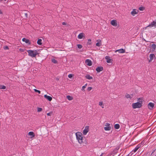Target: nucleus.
<instances>
[{"mask_svg":"<svg viewBox=\"0 0 156 156\" xmlns=\"http://www.w3.org/2000/svg\"><path fill=\"white\" fill-rule=\"evenodd\" d=\"M44 97L45 98L47 99L49 101H51L52 100V98L51 96H48L47 95H44Z\"/></svg>","mask_w":156,"mask_h":156,"instance_id":"obj_13","label":"nucleus"},{"mask_svg":"<svg viewBox=\"0 0 156 156\" xmlns=\"http://www.w3.org/2000/svg\"><path fill=\"white\" fill-rule=\"evenodd\" d=\"M42 40L41 39H38L37 41V44H38L40 45H41L42 44Z\"/></svg>","mask_w":156,"mask_h":156,"instance_id":"obj_21","label":"nucleus"},{"mask_svg":"<svg viewBox=\"0 0 156 156\" xmlns=\"http://www.w3.org/2000/svg\"><path fill=\"white\" fill-rule=\"evenodd\" d=\"M62 24L63 25H65L66 24V23L63 22L62 23Z\"/></svg>","mask_w":156,"mask_h":156,"instance_id":"obj_43","label":"nucleus"},{"mask_svg":"<svg viewBox=\"0 0 156 156\" xmlns=\"http://www.w3.org/2000/svg\"><path fill=\"white\" fill-rule=\"evenodd\" d=\"M103 153H102L101 154V155H100V156H102V155H103Z\"/></svg>","mask_w":156,"mask_h":156,"instance_id":"obj_47","label":"nucleus"},{"mask_svg":"<svg viewBox=\"0 0 156 156\" xmlns=\"http://www.w3.org/2000/svg\"><path fill=\"white\" fill-rule=\"evenodd\" d=\"M103 102L102 101L99 102V105L100 106H101L103 105Z\"/></svg>","mask_w":156,"mask_h":156,"instance_id":"obj_39","label":"nucleus"},{"mask_svg":"<svg viewBox=\"0 0 156 156\" xmlns=\"http://www.w3.org/2000/svg\"><path fill=\"white\" fill-rule=\"evenodd\" d=\"M34 91L36 92H37L39 94L41 93V92L39 90H38L36 89H34Z\"/></svg>","mask_w":156,"mask_h":156,"instance_id":"obj_32","label":"nucleus"},{"mask_svg":"<svg viewBox=\"0 0 156 156\" xmlns=\"http://www.w3.org/2000/svg\"><path fill=\"white\" fill-rule=\"evenodd\" d=\"M6 88V86L4 85H0V89H5Z\"/></svg>","mask_w":156,"mask_h":156,"instance_id":"obj_24","label":"nucleus"},{"mask_svg":"<svg viewBox=\"0 0 156 156\" xmlns=\"http://www.w3.org/2000/svg\"><path fill=\"white\" fill-rule=\"evenodd\" d=\"M132 107L134 109L136 108H140L142 106L141 103L140 102H137L133 103L132 105Z\"/></svg>","mask_w":156,"mask_h":156,"instance_id":"obj_3","label":"nucleus"},{"mask_svg":"<svg viewBox=\"0 0 156 156\" xmlns=\"http://www.w3.org/2000/svg\"><path fill=\"white\" fill-rule=\"evenodd\" d=\"M138 13V11H136V9H133V10L131 12V14L133 16H134L135 14Z\"/></svg>","mask_w":156,"mask_h":156,"instance_id":"obj_15","label":"nucleus"},{"mask_svg":"<svg viewBox=\"0 0 156 156\" xmlns=\"http://www.w3.org/2000/svg\"><path fill=\"white\" fill-rule=\"evenodd\" d=\"M154 57H155V55H154V54H150V60H149V62H150L152 60L153 58Z\"/></svg>","mask_w":156,"mask_h":156,"instance_id":"obj_17","label":"nucleus"},{"mask_svg":"<svg viewBox=\"0 0 156 156\" xmlns=\"http://www.w3.org/2000/svg\"><path fill=\"white\" fill-rule=\"evenodd\" d=\"M111 24L113 26L116 27L117 25V21L115 20H112L111 22Z\"/></svg>","mask_w":156,"mask_h":156,"instance_id":"obj_7","label":"nucleus"},{"mask_svg":"<svg viewBox=\"0 0 156 156\" xmlns=\"http://www.w3.org/2000/svg\"><path fill=\"white\" fill-rule=\"evenodd\" d=\"M85 37L84 34L83 33H80L78 36V38L79 39H82L83 37Z\"/></svg>","mask_w":156,"mask_h":156,"instance_id":"obj_12","label":"nucleus"},{"mask_svg":"<svg viewBox=\"0 0 156 156\" xmlns=\"http://www.w3.org/2000/svg\"><path fill=\"white\" fill-rule=\"evenodd\" d=\"M105 58L106 59H107V62L108 63H110L111 62L112 59L108 58V57L106 56L105 57Z\"/></svg>","mask_w":156,"mask_h":156,"instance_id":"obj_20","label":"nucleus"},{"mask_svg":"<svg viewBox=\"0 0 156 156\" xmlns=\"http://www.w3.org/2000/svg\"><path fill=\"white\" fill-rule=\"evenodd\" d=\"M4 49L5 50H8L9 49V48L7 46H5L4 47Z\"/></svg>","mask_w":156,"mask_h":156,"instance_id":"obj_40","label":"nucleus"},{"mask_svg":"<svg viewBox=\"0 0 156 156\" xmlns=\"http://www.w3.org/2000/svg\"><path fill=\"white\" fill-rule=\"evenodd\" d=\"M85 78L88 80H91L93 79L92 76H90L89 75H87L85 76Z\"/></svg>","mask_w":156,"mask_h":156,"instance_id":"obj_19","label":"nucleus"},{"mask_svg":"<svg viewBox=\"0 0 156 156\" xmlns=\"http://www.w3.org/2000/svg\"><path fill=\"white\" fill-rule=\"evenodd\" d=\"M56 80H59V78L58 77H57L56 78Z\"/></svg>","mask_w":156,"mask_h":156,"instance_id":"obj_45","label":"nucleus"},{"mask_svg":"<svg viewBox=\"0 0 156 156\" xmlns=\"http://www.w3.org/2000/svg\"><path fill=\"white\" fill-rule=\"evenodd\" d=\"M76 135L77 140L80 144H81L83 142V135L82 133L80 132H77L76 133Z\"/></svg>","mask_w":156,"mask_h":156,"instance_id":"obj_1","label":"nucleus"},{"mask_svg":"<svg viewBox=\"0 0 156 156\" xmlns=\"http://www.w3.org/2000/svg\"><path fill=\"white\" fill-rule=\"evenodd\" d=\"M155 150H156V149H155V150H153V151H152V153H151V155H152V154H153V153H154L155 151Z\"/></svg>","mask_w":156,"mask_h":156,"instance_id":"obj_44","label":"nucleus"},{"mask_svg":"<svg viewBox=\"0 0 156 156\" xmlns=\"http://www.w3.org/2000/svg\"><path fill=\"white\" fill-rule=\"evenodd\" d=\"M154 106V104L151 102H150L148 105V107L149 109H151L153 108Z\"/></svg>","mask_w":156,"mask_h":156,"instance_id":"obj_8","label":"nucleus"},{"mask_svg":"<svg viewBox=\"0 0 156 156\" xmlns=\"http://www.w3.org/2000/svg\"><path fill=\"white\" fill-rule=\"evenodd\" d=\"M125 50L123 48H121L119 49L116 50L115 52H118L119 53H123L125 52Z\"/></svg>","mask_w":156,"mask_h":156,"instance_id":"obj_11","label":"nucleus"},{"mask_svg":"<svg viewBox=\"0 0 156 156\" xmlns=\"http://www.w3.org/2000/svg\"><path fill=\"white\" fill-rule=\"evenodd\" d=\"M67 98L69 100H71L73 99V98L69 95L67 96Z\"/></svg>","mask_w":156,"mask_h":156,"instance_id":"obj_26","label":"nucleus"},{"mask_svg":"<svg viewBox=\"0 0 156 156\" xmlns=\"http://www.w3.org/2000/svg\"><path fill=\"white\" fill-rule=\"evenodd\" d=\"M92 89V87H89L87 88V90H88L89 91L91 90Z\"/></svg>","mask_w":156,"mask_h":156,"instance_id":"obj_38","label":"nucleus"},{"mask_svg":"<svg viewBox=\"0 0 156 156\" xmlns=\"http://www.w3.org/2000/svg\"><path fill=\"white\" fill-rule=\"evenodd\" d=\"M104 129L106 131L110 130L111 129V126H106L104 128Z\"/></svg>","mask_w":156,"mask_h":156,"instance_id":"obj_22","label":"nucleus"},{"mask_svg":"<svg viewBox=\"0 0 156 156\" xmlns=\"http://www.w3.org/2000/svg\"><path fill=\"white\" fill-rule=\"evenodd\" d=\"M28 135L31 136L30 138H32L35 136V134L33 132H29Z\"/></svg>","mask_w":156,"mask_h":156,"instance_id":"obj_16","label":"nucleus"},{"mask_svg":"<svg viewBox=\"0 0 156 156\" xmlns=\"http://www.w3.org/2000/svg\"><path fill=\"white\" fill-rule=\"evenodd\" d=\"M97 42L96 44V45L97 46L100 47L101 45V41L100 40L98 39L97 40Z\"/></svg>","mask_w":156,"mask_h":156,"instance_id":"obj_10","label":"nucleus"},{"mask_svg":"<svg viewBox=\"0 0 156 156\" xmlns=\"http://www.w3.org/2000/svg\"><path fill=\"white\" fill-rule=\"evenodd\" d=\"M52 113V112H49V113H48L47 114V115L48 116H51V114Z\"/></svg>","mask_w":156,"mask_h":156,"instance_id":"obj_41","label":"nucleus"},{"mask_svg":"<svg viewBox=\"0 0 156 156\" xmlns=\"http://www.w3.org/2000/svg\"><path fill=\"white\" fill-rule=\"evenodd\" d=\"M73 75L72 74H69V75H68V77L70 78H71L73 77Z\"/></svg>","mask_w":156,"mask_h":156,"instance_id":"obj_35","label":"nucleus"},{"mask_svg":"<svg viewBox=\"0 0 156 156\" xmlns=\"http://www.w3.org/2000/svg\"><path fill=\"white\" fill-rule=\"evenodd\" d=\"M110 124L108 123H105V126H111Z\"/></svg>","mask_w":156,"mask_h":156,"instance_id":"obj_37","label":"nucleus"},{"mask_svg":"<svg viewBox=\"0 0 156 156\" xmlns=\"http://www.w3.org/2000/svg\"><path fill=\"white\" fill-rule=\"evenodd\" d=\"M85 62L88 66H90L92 65V62L89 59H87L85 60Z\"/></svg>","mask_w":156,"mask_h":156,"instance_id":"obj_6","label":"nucleus"},{"mask_svg":"<svg viewBox=\"0 0 156 156\" xmlns=\"http://www.w3.org/2000/svg\"><path fill=\"white\" fill-rule=\"evenodd\" d=\"M114 127L115 129H118L120 127V125L119 124H116L115 125Z\"/></svg>","mask_w":156,"mask_h":156,"instance_id":"obj_23","label":"nucleus"},{"mask_svg":"<svg viewBox=\"0 0 156 156\" xmlns=\"http://www.w3.org/2000/svg\"><path fill=\"white\" fill-rule=\"evenodd\" d=\"M20 51H23V49H22L20 48Z\"/></svg>","mask_w":156,"mask_h":156,"instance_id":"obj_46","label":"nucleus"},{"mask_svg":"<svg viewBox=\"0 0 156 156\" xmlns=\"http://www.w3.org/2000/svg\"><path fill=\"white\" fill-rule=\"evenodd\" d=\"M156 27V20L153 21L149 25L147 26V27Z\"/></svg>","mask_w":156,"mask_h":156,"instance_id":"obj_5","label":"nucleus"},{"mask_svg":"<svg viewBox=\"0 0 156 156\" xmlns=\"http://www.w3.org/2000/svg\"><path fill=\"white\" fill-rule=\"evenodd\" d=\"M103 70V68L102 67H98L96 69V70L98 72H100Z\"/></svg>","mask_w":156,"mask_h":156,"instance_id":"obj_14","label":"nucleus"},{"mask_svg":"<svg viewBox=\"0 0 156 156\" xmlns=\"http://www.w3.org/2000/svg\"><path fill=\"white\" fill-rule=\"evenodd\" d=\"M139 9L140 11H143L144 9L145 8L144 7H140L139 8Z\"/></svg>","mask_w":156,"mask_h":156,"instance_id":"obj_33","label":"nucleus"},{"mask_svg":"<svg viewBox=\"0 0 156 156\" xmlns=\"http://www.w3.org/2000/svg\"><path fill=\"white\" fill-rule=\"evenodd\" d=\"M152 47L155 50L156 48V45L155 44H153L152 45Z\"/></svg>","mask_w":156,"mask_h":156,"instance_id":"obj_30","label":"nucleus"},{"mask_svg":"<svg viewBox=\"0 0 156 156\" xmlns=\"http://www.w3.org/2000/svg\"><path fill=\"white\" fill-rule=\"evenodd\" d=\"M140 145L139 144L134 148V149L133 151L134 152H135L140 147Z\"/></svg>","mask_w":156,"mask_h":156,"instance_id":"obj_18","label":"nucleus"},{"mask_svg":"<svg viewBox=\"0 0 156 156\" xmlns=\"http://www.w3.org/2000/svg\"><path fill=\"white\" fill-rule=\"evenodd\" d=\"M51 62L55 64H57L58 63V61L55 59H52Z\"/></svg>","mask_w":156,"mask_h":156,"instance_id":"obj_25","label":"nucleus"},{"mask_svg":"<svg viewBox=\"0 0 156 156\" xmlns=\"http://www.w3.org/2000/svg\"><path fill=\"white\" fill-rule=\"evenodd\" d=\"M77 47L79 49H81L82 47V46L80 44H78L77 45Z\"/></svg>","mask_w":156,"mask_h":156,"instance_id":"obj_34","label":"nucleus"},{"mask_svg":"<svg viewBox=\"0 0 156 156\" xmlns=\"http://www.w3.org/2000/svg\"><path fill=\"white\" fill-rule=\"evenodd\" d=\"M102 108H104V107L103 106H102Z\"/></svg>","mask_w":156,"mask_h":156,"instance_id":"obj_48","label":"nucleus"},{"mask_svg":"<svg viewBox=\"0 0 156 156\" xmlns=\"http://www.w3.org/2000/svg\"><path fill=\"white\" fill-rule=\"evenodd\" d=\"M126 97L127 98H129L131 99L132 98V97L130 96V95L129 94H126Z\"/></svg>","mask_w":156,"mask_h":156,"instance_id":"obj_31","label":"nucleus"},{"mask_svg":"<svg viewBox=\"0 0 156 156\" xmlns=\"http://www.w3.org/2000/svg\"><path fill=\"white\" fill-rule=\"evenodd\" d=\"M137 101H138V102L141 103V104L143 103V99L141 98H139L138 99Z\"/></svg>","mask_w":156,"mask_h":156,"instance_id":"obj_27","label":"nucleus"},{"mask_svg":"<svg viewBox=\"0 0 156 156\" xmlns=\"http://www.w3.org/2000/svg\"><path fill=\"white\" fill-rule=\"evenodd\" d=\"M27 52L28 53V55L32 57H35L37 55L39 54L37 52V50H35L34 51L31 50H28L27 51Z\"/></svg>","mask_w":156,"mask_h":156,"instance_id":"obj_2","label":"nucleus"},{"mask_svg":"<svg viewBox=\"0 0 156 156\" xmlns=\"http://www.w3.org/2000/svg\"><path fill=\"white\" fill-rule=\"evenodd\" d=\"M42 109L41 108L38 107L37 108V111L38 112H41L42 111Z\"/></svg>","mask_w":156,"mask_h":156,"instance_id":"obj_29","label":"nucleus"},{"mask_svg":"<svg viewBox=\"0 0 156 156\" xmlns=\"http://www.w3.org/2000/svg\"><path fill=\"white\" fill-rule=\"evenodd\" d=\"M22 41L25 42L26 43L28 44L29 45L31 44V42L28 39H27L25 38H23L22 39Z\"/></svg>","mask_w":156,"mask_h":156,"instance_id":"obj_9","label":"nucleus"},{"mask_svg":"<svg viewBox=\"0 0 156 156\" xmlns=\"http://www.w3.org/2000/svg\"><path fill=\"white\" fill-rule=\"evenodd\" d=\"M89 130V126H86L85 127V129L83 130V134L84 135H86L87 133L88 132Z\"/></svg>","mask_w":156,"mask_h":156,"instance_id":"obj_4","label":"nucleus"},{"mask_svg":"<svg viewBox=\"0 0 156 156\" xmlns=\"http://www.w3.org/2000/svg\"><path fill=\"white\" fill-rule=\"evenodd\" d=\"M87 83H86L84 86H83L82 87V90H84V89H85L86 87V86H87Z\"/></svg>","mask_w":156,"mask_h":156,"instance_id":"obj_36","label":"nucleus"},{"mask_svg":"<svg viewBox=\"0 0 156 156\" xmlns=\"http://www.w3.org/2000/svg\"><path fill=\"white\" fill-rule=\"evenodd\" d=\"M87 44L90 45L91 44V40L89 39L88 40V42H87Z\"/></svg>","mask_w":156,"mask_h":156,"instance_id":"obj_28","label":"nucleus"},{"mask_svg":"<svg viewBox=\"0 0 156 156\" xmlns=\"http://www.w3.org/2000/svg\"><path fill=\"white\" fill-rule=\"evenodd\" d=\"M25 17H26V18H27L28 17V16H28V15H27V13H25Z\"/></svg>","mask_w":156,"mask_h":156,"instance_id":"obj_42","label":"nucleus"}]
</instances>
